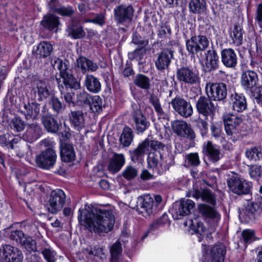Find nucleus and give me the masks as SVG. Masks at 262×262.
<instances>
[{
	"label": "nucleus",
	"mask_w": 262,
	"mask_h": 262,
	"mask_svg": "<svg viewBox=\"0 0 262 262\" xmlns=\"http://www.w3.org/2000/svg\"><path fill=\"white\" fill-rule=\"evenodd\" d=\"M133 118L136 129L139 132L142 133L147 129L149 122L147 121L146 118L142 113H136Z\"/></svg>",
	"instance_id": "37"
},
{
	"label": "nucleus",
	"mask_w": 262,
	"mask_h": 262,
	"mask_svg": "<svg viewBox=\"0 0 262 262\" xmlns=\"http://www.w3.org/2000/svg\"><path fill=\"white\" fill-rule=\"evenodd\" d=\"M221 60L225 67L234 68L237 63L236 53L232 49H224L221 52Z\"/></svg>",
	"instance_id": "24"
},
{
	"label": "nucleus",
	"mask_w": 262,
	"mask_h": 262,
	"mask_svg": "<svg viewBox=\"0 0 262 262\" xmlns=\"http://www.w3.org/2000/svg\"><path fill=\"white\" fill-rule=\"evenodd\" d=\"M88 103L92 112L99 114L102 111L103 101L99 96L95 95L92 96Z\"/></svg>",
	"instance_id": "38"
},
{
	"label": "nucleus",
	"mask_w": 262,
	"mask_h": 262,
	"mask_svg": "<svg viewBox=\"0 0 262 262\" xmlns=\"http://www.w3.org/2000/svg\"><path fill=\"white\" fill-rule=\"evenodd\" d=\"M78 219L91 232L107 233L112 230L115 223V216L110 210L93 209L79 210Z\"/></svg>",
	"instance_id": "1"
},
{
	"label": "nucleus",
	"mask_w": 262,
	"mask_h": 262,
	"mask_svg": "<svg viewBox=\"0 0 262 262\" xmlns=\"http://www.w3.org/2000/svg\"><path fill=\"white\" fill-rule=\"evenodd\" d=\"M249 174L251 178L258 180L262 174L261 167L259 165H253L249 168Z\"/></svg>",
	"instance_id": "55"
},
{
	"label": "nucleus",
	"mask_w": 262,
	"mask_h": 262,
	"mask_svg": "<svg viewBox=\"0 0 262 262\" xmlns=\"http://www.w3.org/2000/svg\"><path fill=\"white\" fill-rule=\"evenodd\" d=\"M122 246L119 241H116L110 248L111 262H117L122 252Z\"/></svg>",
	"instance_id": "42"
},
{
	"label": "nucleus",
	"mask_w": 262,
	"mask_h": 262,
	"mask_svg": "<svg viewBox=\"0 0 262 262\" xmlns=\"http://www.w3.org/2000/svg\"><path fill=\"white\" fill-rule=\"evenodd\" d=\"M150 102L158 115H162L164 112L160 104L159 100L156 97H151Z\"/></svg>",
	"instance_id": "61"
},
{
	"label": "nucleus",
	"mask_w": 262,
	"mask_h": 262,
	"mask_svg": "<svg viewBox=\"0 0 262 262\" xmlns=\"http://www.w3.org/2000/svg\"><path fill=\"white\" fill-rule=\"evenodd\" d=\"M189 8L190 11L193 13H203L206 9V2L205 0H190Z\"/></svg>",
	"instance_id": "36"
},
{
	"label": "nucleus",
	"mask_w": 262,
	"mask_h": 262,
	"mask_svg": "<svg viewBox=\"0 0 262 262\" xmlns=\"http://www.w3.org/2000/svg\"><path fill=\"white\" fill-rule=\"evenodd\" d=\"M39 105L36 102L25 104L20 111L27 120L36 119L39 114Z\"/></svg>",
	"instance_id": "28"
},
{
	"label": "nucleus",
	"mask_w": 262,
	"mask_h": 262,
	"mask_svg": "<svg viewBox=\"0 0 262 262\" xmlns=\"http://www.w3.org/2000/svg\"><path fill=\"white\" fill-rule=\"evenodd\" d=\"M69 34L74 39H79L85 36V32L81 26H69L67 29Z\"/></svg>",
	"instance_id": "44"
},
{
	"label": "nucleus",
	"mask_w": 262,
	"mask_h": 262,
	"mask_svg": "<svg viewBox=\"0 0 262 262\" xmlns=\"http://www.w3.org/2000/svg\"><path fill=\"white\" fill-rule=\"evenodd\" d=\"M116 20L119 24H125L130 22L133 18L134 10L131 6L121 5L114 9Z\"/></svg>",
	"instance_id": "16"
},
{
	"label": "nucleus",
	"mask_w": 262,
	"mask_h": 262,
	"mask_svg": "<svg viewBox=\"0 0 262 262\" xmlns=\"http://www.w3.org/2000/svg\"><path fill=\"white\" fill-rule=\"evenodd\" d=\"M133 139L132 130L128 127L123 129L120 138V142L124 146H128L132 143Z\"/></svg>",
	"instance_id": "41"
},
{
	"label": "nucleus",
	"mask_w": 262,
	"mask_h": 262,
	"mask_svg": "<svg viewBox=\"0 0 262 262\" xmlns=\"http://www.w3.org/2000/svg\"><path fill=\"white\" fill-rule=\"evenodd\" d=\"M53 49V45L50 42L42 41L33 47L32 53L37 57L45 58L51 55Z\"/></svg>",
	"instance_id": "23"
},
{
	"label": "nucleus",
	"mask_w": 262,
	"mask_h": 262,
	"mask_svg": "<svg viewBox=\"0 0 262 262\" xmlns=\"http://www.w3.org/2000/svg\"><path fill=\"white\" fill-rule=\"evenodd\" d=\"M50 103L51 104L53 109L58 113L60 112L63 108V105L62 103L57 97H55V96L51 97L50 101Z\"/></svg>",
	"instance_id": "62"
},
{
	"label": "nucleus",
	"mask_w": 262,
	"mask_h": 262,
	"mask_svg": "<svg viewBox=\"0 0 262 262\" xmlns=\"http://www.w3.org/2000/svg\"><path fill=\"white\" fill-rule=\"evenodd\" d=\"M170 104L173 110L184 118L191 116L193 113L191 104L183 98L177 97L172 99Z\"/></svg>",
	"instance_id": "14"
},
{
	"label": "nucleus",
	"mask_w": 262,
	"mask_h": 262,
	"mask_svg": "<svg viewBox=\"0 0 262 262\" xmlns=\"http://www.w3.org/2000/svg\"><path fill=\"white\" fill-rule=\"evenodd\" d=\"M56 159L55 151L53 149H47L36 157V162L39 167L49 169L54 166Z\"/></svg>",
	"instance_id": "12"
},
{
	"label": "nucleus",
	"mask_w": 262,
	"mask_h": 262,
	"mask_svg": "<svg viewBox=\"0 0 262 262\" xmlns=\"http://www.w3.org/2000/svg\"><path fill=\"white\" fill-rule=\"evenodd\" d=\"M229 189L233 193L240 195L248 194L252 186V183L241 176H233L227 181Z\"/></svg>",
	"instance_id": "7"
},
{
	"label": "nucleus",
	"mask_w": 262,
	"mask_h": 262,
	"mask_svg": "<svg viewBox=\"0 0 262 262\" xmlns=\"http://www.w3.org/2000/svg\"><path fill=\"white\" fill-rule=\"evenodd\" d=\"M54 67L59 71L60 78L56 77V80L59 84V88L63 89L62 84L68 88L78 89L80 87V83L73 75L69 69L67 61L57 58L54 60Z\"/></svg>",
	"instance_id": "3"
},
{
	"label": "nucleus",
	"mask_w": 262,
	"mask_h": 262,
	"mask_svg": "<svg viewBox=\"0 0 262 262\" xmlns=\"http://www.w3.org/2000/svg\"><path fill=\"white\" fill-rule=\"evenodd\" d=\"M196 105L199 113L205 117L212 116L215 111L213 103L210 99L205 97H200Z\"/></svg>",
	"instance_id": "21"
},
{
	"label": "nucleus",
	"mask_w": 262,
	"mask_h": 262,
	"mask_svg": "<svg viewBox=\"0 0 262 262\" xmlns=\"http://www.w3.org/2000/svg\"><path fill=\"white\" fill-rule=\"evenodd\" d=\"M165 145L160 142L147 139L140 144L136 149L130 151V155L133 161H141L143 160L145 154L149 151L150 148L163 149Z\"/></svg>",
	"instance_id": "5"
},
{
	"label": "nucleus",
	"mask_w": 262,
	"mask_h": 262,
	"mask_svg": "<svg viewBox=\"0 0 262 262\" xmlns=\"http://www.w3.org/2000/svg\"><path fill=\"white\" fill-rule=\"evenodd\" d=\"M187 161L189 165L198 166L200 161L199 155L197 153H191L187 156Z\"/></svg>",
	"instance_id": "60"
},
{
	"label": "nucleus",
	"mask_w": 262,
	"mask_h": 262,
	"mask_svg": "<svg viewBox=\"0 0 262 262\" xmlns=\"http://www.w3.org/2000/svg\"><path fill=\"white\" fill-rule=\"evenodd\" d=\"M242 236L246 243H250L255 240L254 232L252 230H244L242 232Z\"/></svg>",
	"instance_id": "59"
},
{
	"label": "nucleus",
	"mask_w": 262,
	"mask_h": 262,
	"mask_svg": "<svg viewBox=\"0 0 262 262\" xmlns=\"http://www.w3.org/2000/svg\"><path fill=\"white\" fill-rule=\"evenodd\" d=\"M86 22L92 23L97 24L99 26H103L105 21V16L103 14H99L97 15L93 19H88L85 21Z\"/></svg>",
	"instance_id": "63"
},
{
	"label": "nucleus",
	"mask_w": 262,
	"mask_h": 262,
	"mask_svg": "<svg viewBox=\"0 0 262 262\" xmlns=\"http://www.w3.org/2000/svg\"><path fill=\"white\" fill-rule=\"evenodd\" d=\"M194 207V203L192 200L186 199L182 201L177 211V213L181 216L187 215L190 214Z\"/></svg>",
	"instance_id": "33"
},
{
	"label": "nucleus",
	"mask_w": 262,
	"mask_h": 262,
	"mask_svg": "<svg viewBox=\"0 0 262 262\" xmlns=\"http://www.w3.org/2000/svg\"><path fill=\"white\" fill-rule=\"evenodd\" d=\"M41 129L36 124H32L28 127L23 136V139L30 143H32L40 138Z\"/></svg>",
	"instance_id": "25"
},
{
	"label": "nucleus",
	"mask_w": 262,
	"mask_h": 262,
	"mask_svg": "<svg viewBox=\"0 0 262 262\" xmlns=\"http://www.w3.org/2000/svg\"><path fill=\"white\" fill-rule=\"evenodd\" d=\"M174 132L178 136L193 139L195 138V134L190 126L185 121L176 120L172 124Z\"/></svg>",
	"instance_id": "18"
},
{
	"label": "nucleus",
	"mask_w": 262,
	"mask_h": 262,
	"mask_svg": "<svg viewBox=\"0 0 262 262\" xmlns=\"http://www.w3.org/2000/svg\"><path fill=\"white\" fill-rule=\"evenodd\" d=\"M198 44L199 51H203L209 46V41L208 38L203 35L194 36Z\"/></svg>",
	"instance_id": "51"
},
{
	"label": "nucleus",
	"mask_w": 262,
	"mask_h": 262,
	"mask_svg": "<svg viewBox=\"0 0 262 262\" xmlns=\"http://www.w3.org/2000/svg\"><path fill=\"white\" fill-rule=\"evenodd\" d=\"M162 149L150 148L148 156L147 163L149 167L159 174H162L168 169L169 166L167 163V157H164L161 151Z\"/></svg>",
	"instance_id": "4"
},
{
	"label": "nucleus",
	"mask_w": 262,
	"mask_h": 262,
	"mask_svg": "<svg viewBox=\"0 0 262 262\" xmlns=\"http://www.w3.org/2000/svg\"><path fill=\"white\" fill-rule=\"evenodd\" d=\"M134 83L138 86L144 89H148L150 85L149 78L142 74L136 76Z\"/></svg>",
	"instance_id": "46"
},
{
	"label": "nucleus",
	"mask_w": 262,
	"mask_h": 262,
	"mask_svg": "<svg viewBox=\"0 0 262 262\" xmlns=\"http://www.w3.org/2000/svg\"><path fill=\"white\" fill-rule=\"evenodd\" d=\"M41 24L44 28L50 31H57V28L59 25L58 18L54 15H47L43 17Z\"/></svg>",
	"instance_id": "31"
},
{
	"label": "nucleus",
	"mask_w": 262,
	"mask_h": 262,
	"mask_svg": "<svg viewBox=\"0 0 262 262\" xmlns=\"http://www.w3.org/2000/svg\"><path fill=\"white\" fill-rule=\"evenodd\" d=\"M205 88L208 97L215 101L223 100L227 96V87L224 83L209 82L207 83Z\"/></svg>",
	"instance_id": "10"
},
{
	"label": "nucleus",
	"mask_w": 262,
	"mask_h": 262,
	"mask_svg": "<svg viewBox=\"0 0 262 262\" xmlns=\"http://www.w3.org/2000/svg\"><path fill=\"white\" fill-rule=\"evenodd\" d=\"M50 95L49 85L45 80H36L32 84L31 98L34 100L42 101Z\"/></svg>",
	"instance_id": "13"
},
{
	"label": "nucleus",
	"mask_w": 262,
	"mask_h": 262,
	"mask_svg": "<svg viewBox=\"0 0 262 262\" xmlns=\"http://www.w3.org/2000/svg\"><path fill=\"white\" fill-rule=\"evenodd\" d=\"M230 104L233 110L242 112L247 108V101L244 95L235 93L230 97Z\"/></svg>",
	"instance_id": "26"
},
{
	"label": "nucleus",
	"mask_w": 262,
	"mask_h": 262,
	"mask_svg": "<svg viewBox=\"0 0 262 262\" xmlns=\"http://www.w3.org/2000/svg\"><path fill=\"white\" fill-rule=\"evenodd\" d=\"M199 60L204 70L206 72L215 70L218 68L219 57L214 50L207 51L204 55L200 54Z\"/></svg>",
	"instance_id": "11"
},
{
	"label": "nucleus",
	"mask_w": 262,
	"mask_h": 262,
	"mask_svg": "<svg viewBox=\"0 0 262 262\" xmlns=\"http://www.w3.org/2000/svg\"><path fill=\"white\" fill-rule=\"evenodd\" d=\"M71 119L72 123L77 130L82 128L85 124L84 114L81 111H74L71 113Z\"/></svg>",
	"instance_id": "34"
},
{
	"label": "nucleus",
	"mask_w": 262,
	"mask_h": 262,
	"mask_svg": "<svg viewBox=\"0 0 262 262\" xmlns=\"http://www.w3.org/2000/svg\"><path fill=\"white\" fill-rule=\"evenodd\" d=\"M21 245L30 253L37 250L36 243L30 236L26 237Z\"/></svg>",
	"instance_id": "48"
},
{
	"label": "nucleus",
	"mask_w": 262,
	"mask_h": 262,
	"mask_svg": "<svg viewBox=\"0 0 262 262\" xmlns=\"http://www.w3.org/2000/svg\"><path fill=\"white\" fill-rule=\"evenodd\" d=\"M10 237L12 239L15 240L17 243L21 244L26 237L25 236L23 231L15 230L11 232Z\"/></svg>",
	"instance_id": "58"
},
{
	"label": "nucleus",
	"mask_w": 262,
	"mask_h": 262,
	"mask_svg": "<svg viewBox=\"0 0 262 262\" xmlns=\"http://www.w3.org/2000/svg\"><path fill=\"white\" fill-rule=\"evenodd\" d=\"M10 127L14 131L21 132L22 131L26 126L25 122L18 117H15L12 119L10 124Z\"/></svg>",
	"instance_id": "47"
},
{
	"label": "nucleus",
	"mask_w": 262,
	"mask_h": 262,
	"mask_svg": "<svg viewBox=\"0 0 262 262\" xmlns=\"http://www.w3.org/2000/svg\"><path fill=\"white\" fill-rule=\"evenodd\" d=\"M176 76L179 81L189 85H198L200 83L198 72L189 67H183L178 69Z\"/></svg>",
	"instance_id": "8"
},
{
	"label": "nucleus",
	"mask_w": 262,
	"mask_h": 262,
	"mask_svg": "<svg viewBox=\"0 0 262 262\" xmlns=\"http://www.w3.org/2000/svg\"><path fill=\"white\" fill-rule=\"evenodd\" d=\"M256 204H251L248 205L246 208L243 217L245 218L246 221L249 222L254 218V213L256 211Z\"/></svg>",
	"instance_id": "49"
},
{
	"label": "nucleus",
	"mask_w": 262,
	"mask_h": 262,
	"mask_svg": "<svg viewBox=\"0 0 262 262\" xmlns=\"http://www.w3.org/2000/svg\"><path fill=\"white\" fill-rule=\"evenodd\" d=\"M210 129L212 136L214 137L216 141L222 143L224 140V137H223L224 134L222 133L221 128L212 125Z\"/></svg>",
	"instance_id": "52"
},
{
	"label": "nucleus",
	"mask_w": 262,
	"mask_h": 262,
	"mask_svg": "<svg viewBox=\"0 0 262 262\" xmlns=\"http://www.w3.org/2000/svg\"><path fill=\"white\" fill-rule=\"evenodd\" d=\"M190 222L191 223L190 229L193 230L195 233L200 235L198 236V241L201 242L202 240L201 236H203V233L205 232V228L203 223L198 222L196 219L194 221L191 220Z\"/></svg>",
	"instance_id": "45"
},
{
	"label": "nucleus",
	"mask_w": 262,
	"mask_h": 262,
	"mask_svg": "<svg viewBox=\"0 0 262 262\" xmlns=\"http://www.w3.org/2000/svg\"><path fill=\"white\" fill-rule=\"evenodd\" d=\"M77 65L82 73L94 72L98 69V66L96 63L84 57H80L77 59Z\"/></svg>",
	"instance_id": "30"
},
{
	"label": "nucleus",
	"mask_w": 262,
	"mask_h": 262,
	"mask_svg": "<svg viewBox=\"0 0 262 262\" xmlns=\"http://www.w3.org/2000/svg\"><path fill=\"white\" fill-rule=\"evenodd\" d=\"M87 89L94 93H97L101 90V84L99 80L93 75H87L85 80Z\"/></svg>",
	"instance_id": "32"
},
{
	"label": "nucleus",
	"mask_w": 262,
	"mask_h": 262,
	"mask_svg": "<svg viewBox=\"0 0 262 262\" xmlns=\"http://www.w3.org/2000/svg\"><path fill=\"white\" fill-rule=\"evenodd\" d=\"M91 97H92L84 90H79L77 92V103L79 104H86L89 102Z\"/></svg>",
	"instance_id": "53"
},
{
	"label": "nucleus",
	"mask_w": 262,
	"mask_h": 262,
	"mask_svg": "<svg viewBox=\"0 0 262 262\" xmlns=\"http://www.w3.org/2000/svg\"><path fill=\"white\" fill-rule=\"evenodd\" d=\"M241 85L247 91H251L258 83V76L253 70H247L241 76Z\"/></svg>",
	"instance_id": "17"
},
{
	"label": "nucleus",
	"mask_w": 262,
	"mask_h": 262,
	"mask_svg": "<svg viewBox=\"0 0 262 262\" xmlns=\"http://www.w3.org/2000/svg\"><path fill=\"white\" fill-rule=\"evenodd\" d=\"M202 250L205 254L204 262H224L226 251L224 244H219L212 248L202 244Z\"/></svg>",
	"instance_id": "6"
},
{
	"label": "nucleus",
	"mask_w": 262,
	"mask_h": 262,
	"mask_svg": "<svg viewBox=\"0 0 262 262\" xmlns=\"http://www.w3.org/2000/svg\"><path fill=\"white\" fill-rule=\"evenodd\" d=\"M138 174V171L136 168L132 166H127L122 172V176L127 180L134 179Z\"/></svg>",
	"instance_id": "50"
},
{
	"label": "nucleus",
	"mask_w": 262,
	"mask_h": 262,
	"mask_svg": "<svg viewBox=\"0 0 262 262\" xmlns=\"http://www.w3.org/2000/svg\"><path fill=\"white\" fill-rule=\"evenodd\" d=\"M60 156L62 160L64 162H70L74 160L76 155L73 146L67 143L61 144Z\"/></svg>",
	"instance_id": "29"
},
{
	"label": "nucleus",
	"mask_w": 262,
	"mask_h": 262,
	"mask_svg": "<svg viewBox=\"0 0 262 262\" xmlns=\"http://www.w3.org/2000/svg\"><path fill=\"white\" fill-rule=\"evenodd\" d=\"M203 151L204 154L213 162L219 161L223 156L220 147L212 144L209 141L203 144Z\"/></svg>",
	"instance_id": "20"
},
{
	"label": "nucleus",
	"mask_w": 262,
	"mask_h": 262,
	"mask_svg": "<svg viewBox=\"0 0 262 262\" xmlns=\"http://www.w3.org/2000/svg\"><path fill=\"white\" fill-rule=\"evenodd\" d=\"M42 123L48 132L52 133L57 132L59 125L57 121L52 116H46L42 118Z\"/></svg>",
	"instance_id": "39"
},
{
	"label": "nucleus",
	"mask_w": 262,
	"mask_h": 262,
	"mask_svg": "<svg viewBox=\"0 0 262 262\" xmlns=\"http://www.w3.org/2000/svg\"><path fill=\"white\" fill-rule=\"evenodd\" d=\"M171 34L170 28L168 27H161L158 32V36L160 38L163 40L166 39Z\"/></svg>",
	"instance_id": "64"
},
{
	"label": "nucleus",
	"mask_w": 262,
	"mask_h": 262,
	"mask_svg": "<svg viewBox=\"0 0 262 262\" xmlns=\"http://www.w3.org/2000/svg\"><path fill=\"white\" fill-rule=\"evenodd\" d=\"M243 121L241 116L236 114H228L224 117L225 129L229 136L232 135L236 131V127Z\"/></svg>",
	"instance_id": "19"
},
{
	"label": "nucleus",
	"mask_w": 262,
	"mask_h": 262,
	"mask_svg": "<svg viewBox=\"0 0 262 262\" xmlns=\"http://www.w3.org/2000/svg\"><path fill=\"white\" fill-rule=\"evenodd\" d=\"M186 48L187 50L192 54L200 51L198 47L197 42L194 39V36L186 41Z\"/></svg>",
	"instance_id": "54"
},
{
	"label": "nucleus",
	"mask_w": 262,
	"mask_h": 262,
	"mask_svg": "<svg viewBox=\"0 0 262 262\" xmlns=\"http://www.w3.org/2000/svg\"><path fill=\"white\" fill-rule=\"evenodd\" d=\"M139 211L143 216L146 217L153 213L155 207L154 199L148 194H144L138 198Z\"/></svg>",
	"instance_id": "15"
},
{
	"label": "nucleus",
	"mask_w": 262,
	"mask_h": 262,
	"mask_svg": "<svg viewBox=\"0 0 262 262\" xmlns=\"http://www.w3.org/2000/svg\"><path fill=\"white\" fill-rule=\"evenodd\" d=\"M42 254L48 262L55 261L56 253L54 250L50 248H46L42 251Z\"/></svg>",
	"instance_id": "56"
},
{
	"label": "nucleus",
	"mask_w": 262,
	"mask_h": 262,
	"mask_svg": "<svg viewBox=\"0 0 262 262\" xmlns=\"http://www.w3.org/2000/svg\"><path fill=\"white\" fill-rule=\"evenodd\" d=\"M125 164L124 156L122 154H115L110 159L108 170L112 173L118 172Z\"/></svg>",
	"instance_id": "27"
},
{
	"label": "nucleus",
	"mask_w": 262,
	"mask_h": 262,
	"mask_svg": "<svg viewBox=\"0 0 262 262\" xmlns=\"http://www.w3.org/2000/svg\"><path fill=\"white\" fill-rule=\"evenodd\" d=\"M14 247L6 245L0 248V259L4 262H10L11 254Z\"/></svg>",
	"instance_id": "43"
},
{
	"label": "nucleus",
	"mask_w": 262,
	"mask_h": 262,
	"mask_svg": "<svg viewBox=\"0 0 262 262\" xmlns=\"http://www.w3.org/2000/svg\"><path fill=\"white\" fill-rule=\"evenodd\" d=\"M24 256L21 251L17 248L14 247L11 258H10V262H21Z\"/></svg>",
	"instance_id": "57"
},
{
	"label": "nucleus",
	"mask_w": 262,
	"mask_h": 262,
	"mask_svg": "<svg viewBox=\"0 0 262 262\" xmlns=\"http://www.w3.org/2000/svg\"><path fill=\"white\" fill-rule=\"evenodd\" d=\"M66 194L60 189H56L51 191L47 204L50 212L54 214L60 210L65 203Z\"/></svg>",
	"instance_id": "9"
},
{
	"label": "nucleus",
	"mask_w": 262,
	"mask_h": 262,
	"mask_svg": "<svg viewBox=\"0 0 262 262\" xmlns=\"http://www.w3.org/2000/svg\"><path fill=\"white\" fill-rule=\"evenodd\" d=\"M244 31L241 26L235 25L232 31L230 33V38L232 40V43L235 46H241L243 41Z\"/></svg>",
	"instance_id": "35"
},
{
	"label": "nucleus",
	"mask_w": 262,
	"mask_h": 262,
	"mask_svg": "<svg viewBox=\"0 0 262 262\" xmlns=\"http://www.w3.org/2000/svg\"><path fill=\"white\" fill-rule=\"evenodd\" d=\"M173 52L171 50L165 49L158 56L155 61V66L158 70L162 71L168 67L173 58Z\"/></svg>",
	"instance_id": "22"
},
{
	"label": "nucleus",
	"mask_w": 262,
	"mask_h": 262,
	"mask_svg": "<svg viewBox=\"0 0 262 262\" xmlns=\"http://www.w3.org/2000/svg\"><path fill=\"white\" fill-rule=\"evenodd\" d=\"M194 196L197 199L201 198L202 201L206 202L212 206L205 204H201L198 206L200 213L209 222L211 226L214 228L221 220V214L214 207L216 204V199L214 194L207 189H204L201 192H195Z\"/></svg>",
	"instance_id": "2"
},
{
	"label": "nucleus",
	"mask_w": 262,
	"mask_h": 262,
	"mask_svg": "<svg viewBox=\"0 0 262 262\" xmlns=\"http://www.w3.org/2000/svg\"><path fill=\"white\" fill-rule=\"evenodd\" d=\"M246 157L250 160L256 161L262 159V147L260 146L248 148L245 152Z\"/></svg>",
	"instance_id": "40"
}]
</instances>
